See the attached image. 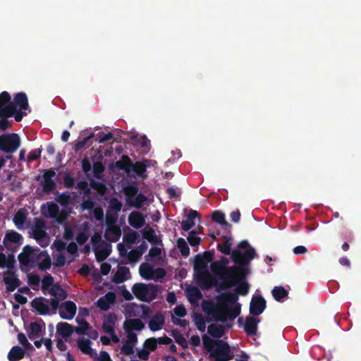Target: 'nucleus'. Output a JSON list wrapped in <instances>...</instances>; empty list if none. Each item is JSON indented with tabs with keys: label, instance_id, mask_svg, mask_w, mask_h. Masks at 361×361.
Instances as JSON below:
<instances>
[{
	"label": "nucleus",
	"instance_id": "nucleus-1",
	"mask_svg": "<svg viewBox=\"0 0 361 361\" xmlns=\"http://www.w3.org/2000/svg\"><path fill=\"white\" fill-rule=\"evenodd\" d=\"M224 242L219 243L216 248L221 253L229 255L233 262L238 266H247L250 262L253 259L256 255L255 249L251 247L247 240H242L238 245L239 250H231L233 238L230 235L222 237Z\"/></svg>",
	"mask_w": 361,
	"mask_h": 361
},
{
	"label": "nucleus",
	"instance_id": "nucleus-2",
	"mask_svg": "<svg viewBox=\"0 0 361 361\" xmlns=\"http://www.w3.org/2000/svg\"><path fill=\"white\" fill-rule=\"evenodd\" d=\"M202 344L214 361H230L234 358L231 346L223 340L214 339L204 334L202 336Z\"/></svg>",
	"mask_w": 361,
	"mask_h": 361
},
{
	"label": "nucleus",
	"instance_id": "nucleus-3",
	"mask_svg": "<svg viewBox=\"0 0 361 361\" xmlns=\"http://www.w3.org/2000/svg\"><path fill=\"white\" fill-rule=\"evenodd\" d=\"M210 268L215 275L224 281L223 283L219 285V288L221 290H226L231 287L238 277L244 276V266L224 268L220 262L215 261L211 264Z\"/></svg>",
	"mask_w": 361,
	"mask_h": 361
},
{
	"label": "nucleus",
	"instance_id": "nucleus-4",
	"mask_svg": "<svg viewBox=\"0 0 361 361\" xmlns=\"http://www.w3.org/2000/svg\"><path fill=\"white\" fill-rule=\"evenodd\" d=\"M219 316H239L241 305L237 302L238 296L234 293H224L215 298Z\"/></svg>",
	"mask_w": 361,
	"mask_h": 361
},
{
	"label": "nucleus",
	"instance_id": "nucleus-5",
	"mask_svg": "<svg viewBox=\"0 0 361 361\" xmlns=\"http://www.w3.org/2000/svg\"><path fill=\"white\" fill-rule=\"evenodd\" d=\"M36 252H39V249L34 250L30 245H26L23 247V251L18 255V259L22 265L28 266L30 264L35 263L40 257L44 256V258L39 263L38 268L41 271H46L51 268V261L49 255L47 251H41L39 254Z\"/></svg>",
	"mask_w": 361,
	"mask_h": 361
},
{
	"label": "nucleus",
	"instance_id": "nucleus-6",
	"mask_svg": "<svg viewBox=\"0 0 361 361\" xmlns=\"http://www.w3.org/2000/svg\"><path fill=\"white\" fill-rule=\"evenodd\" d=\"M236 317H206L212 319L213 321L207 327L208 334L217 339L221 338L226 332L229 331L234 324Z\"/></svg>",
	"mask_w": 361,
	"mask_h": 361
},
{
	"label": "nucleus",
	"instance_id": "nucleus-7",
	"mask_svg": "<svg viewBox=\"0 0 361 361\" xmlns=\"http://www.w3.org/2000/svg\"><path fill=\"white\" fill-rule=\"evenodd\" d=\"M134 296L142 302H150L158 294L159 286L152 283H135L131 288Z\"/></svg>",
	"mask_w": 361,
	"mask_h": 361
},
{
	"label": "nucleus",
	"instance_id": "nucleus-8",
	"mask_svg": "<svg viewBox=\"0 0 361 361\" xmlns=\"http://www.w3.org/2000/svg\"><path fill=\"white\" fill-rule=\"evenodd\" d=\"M32 238L42 247L49 245L50 238L47 233V224L42 217H37L33 219V224L31 226Z\"/></svg>",
	"mask_w": 361,
	"mask_h": 361
},
{
	"label": "nucleus",
	"instance_id": "nucleus-9",
	"mask_svg": "<svg viewBox=\"0 0 361 361\" xmlns=\"http://www.w3.org/2000/svg\"><path fill=\"white\" fill-rule=\"evenodd\" d=\"M21 144L18 134L13 133L0 135V151L6 154H13L20 147Z\"/></svg>",
	"mask_w": 361,
	"mask_h": 361
},
{
	"label": "nucleus",
	"instance_id": "nucleus-10",
	"mask_svg": "<svg viewBox=\"0 0 361 361\" xmlns=\"http://www.w3.org/2000/svg\"><path fill=\"white\" fill-rule=\"evenodd\" d=\"M195 281L202 290H209L217 284L216 279L208 270L197 271L195 274Z\"/></svg>",
	"mask_w": 361,
	"mask_h": 361
},
{
	"label": "nucleus",
	"instance_id": "nucleus-11",
	"mask_svg": "<svg viewBox=\"0 0 361 361\" xmlns=\"http://www.w3.org/2000/svg\"><path fill=\"white\" fill-rule=\"evenodd\" d=\"M260 322L259 317H238V324L243 327L247 336L252 337L257 335L258 324Z\"/></svg>",
	"mask_w": 361,
	"mask_h": 361
},
{
	"label": "nucleus",
	"instance_id": "nucleus-12",
	"mask_svg": "<svg viewBox=\"0 0 361 361\" xmlns=\"http://www.w3.org/2000/svg\"><path fill=\"white\" fill-rule=\"evenodd\" d=\"M11 95L6 91L0 93V116H13L14 109L10 105Z\"/></svg>",
	"mask_w": 361,
	"mask_h": 361
},
{
	"label": "nucleus",
	"instance_id": "nucleus-13",
	"mask_svg": "<svg viewBox=\"0 0 361 361\" xmlns=\"http://www.w3.org/2000/svg\"><path fill=\"white\" fill-rule=\"evenodd\" d=\"M266 307V300L261 295L253 296L250 304V313L252 316H259Z\"/></svg>",
	"mask_w": 361,
	"mask_h": 361
},
{
	"label": "nucleus",
	"instance_id": "nucleus-14",
	"mask_svg": "<svg viewBox=\"0 0 361 361\" xmlns=\"http://www.w3.org/2000/svg\"><path fill=\"white\" fill-rule=\"evenodd\" d=\"M56 175V173L52 169L45 170L43 173V182L41 183L42 190L45 193H50L56 188V183L52 178Z\"/></svg>",
	"mask_w": 361,
	"mask_h": 361
},
{
	"label": "nucleus",
	"instance_id": "nucleus-15",
	"mask_svg": "<svg viewBox=\"0 0 361 361\" xmlns=\"http://www.w3.org/2000/svg\"><path fill=\"white\" fill-rule=\"evenodd\" d=\"M128 316H149L151 309L145 305H137L135 302L129 304L126 307Z\"/></svg>",
	"mask_w": 361,
	"mask_h": 361
},
{
	"label": "nucleus",
	"instance_id": "nucleus-16",
	"mask_svg": "<svg viewBox=\"0 0 361 361\" xmlns=\"http://www.w3.org/2000/svg\"><path fill=\"white\" fill-rule=\"evenodd\" d=\"M10 105H13L14 114L16 113L18 106L20 110H27L29 109V104L26 94L23 92L16 94L13 98V102L10 101Z\"/></svg>",
	"mask_w": 361,
	"mask_h": 361
},
{
	"label": "nucleus",
	"instance_id": "nucleus-17",
	"mask_svg": "<svg viewBox=\"0 0 361 361\" xmlns=\"http://www.w3.org/2000/svg\"><path fill=\"white\" fill-rule=\"evenodd\" d=\"M32 306L40 314H47L50 312L49 300L44 298H36L32 301Z\"/></svg>",
	"mask_w": 361,
	"mask_h": 361
},
{
	"label": "nucleus",
	"instance_id": "nucleus-18",
	"mask_svg": "<svg viewBox=\"0 0 361 361\" xmlns=\"http://www.w3.org/2000/svg\"><path fill=\"white\" fill-rule=\"evenodd\" d=\"M27 213L23 208L19 209L13 216V221L18 229L23 230L27 228L26 221Z\"/></svg>",
	"mask_w": 361,
	"mask_h": 361
},
{
	"label": "nucleus",
	"instance_id": "nucleus-19",
	"mask_svg": "<svg viewBox=\"0 0 361 361\" xmlns=\"http://www.w3.org/2000/svg\"><path fill=\"white\" fill-rule=\"evenodd\" d=\"M128 223L134 228L139 229L145 224L143 214L139 212H132L128 216Z\"/></svg>",
	"mask_w": 361,
	"mask_h": 361
},
{
	"label": "nucleus",
	"instance_id": "nucleus-20",
	"mask_svg": "<svg viewBox=\"0 0 361 361\" xmlns=\"http://www.w3.org/2000/svg\"><path fill=\"white\" fill-rule=\"evenodd\" d=\"M4 282L7 286V290L14 291L20 286V280L13 272H8L4 276Z\"/></svg>",
	"mask_w": 361,
	"mask_h": 361
},
{
	"label": "nucleus",
	"instance_id": "nucleus-21",
	"mask_svg": "<svg viewBox=\"0 0 361 361\" xmlns=\"http://www.w3.org/2000/svg\"><path fill=\"white\" fill-rule=\"evenodd\" d=\"M247 266H244L243 273L244 276L238 277L235 281L233 282V286H234L235 283H237V286L235 288L236 294L237 295H245L247 294L250 286L247 282H246L244 280L245 276V269ZM232 286V285L231 286Z\"/></svg>",
	"mask_w": 361,
	"mask_h": 361
},
{
	"label": "nucleus",
	"instance_id": "nucleus-22",
	"mask_svg": "<svg viewBox=\"0 0 361 361\" xmlns=\"http://www.w3.org/2000/svg\"><path fill=\"white\" fill-rule=\"evenodd\" d=\"M130 277L129 268L126 267H118L117 271L112 278L113 282L115 283H121L128 280Z\"/></svg>",
	"mask_w": 361,
	"mask_h": 361
},
{
	"label": "nucleus",
	"instance_id": "nucleus-23",
	"mask_svg": "<svg viewBox=\"0 0 361 361\" xmlns=\"http://www.w3.org/2000/svg\"><path fill=\"white\" fill-rule=\"evenodd\" d=\"M196 218L200 219L199 213L195 210H190L189 214L187 215L186 220L181 222V228L184 231H188L195 224V220Z\"/></svg>",
	"mask_w": 361,
	"mask_h": 361
},
{
	"label": "nucleus",
	"instance_id": "nucleus-24",
	"mask_svg": "<svg viewBox=\"0 0 361 361\" xmlns=\"http://www.w3.org/2000/svg\"><path fill=\"white\" fill-rule=\"evenodd\" d=\"M121 231L118 226H109L104 233V238L109 242H116L119 240Z\"/></svg>",
	"mask_w": 361,
	"mask_h": 361
},
{
	"label": "nucleus",
	"instance_id": "nucleus-25",
	"mask_svg": "<svg viewBox=\"0 0 361 361\" xmlns=\"http://www.w3.org/2000/svg\"><path fill=\"white\" fill-rule=\"evenodd\" d=\"M145 324L141 319H126L123 323V329L126 331H141L144 329Z\"/></svg>",
	"mask_w": 361,
	"mask_h": 361
},
{
	"label": "nucleus",
	"instance_id": "nucleus-26",
	"mask_svg": "<svg viewBox=\"0 0 361 361\" xmlns=\"http://www.w3.org/2000/svg\"><path fill=\"white\" fill-rule=\"evenodd\" d=\"M23 238L21 234L15 231H8L4 237V245L5 247L8 246V243H15L20 245L23 243Z\"/></svg>",
	"mask_w": 361,
	"mask_h": 361
},
{
	"label": "nucleus",
	"instance_id": "nucleus-27",
	"mask_svg": "<svg viewBox=\"0 0 361 361\" xmlns=\"http://www.w3.org/2000/svg\"><path fill=\"white\" fill-rule=\"evenodd\" d=\"M115 165L118 169L124 171L127 174L132 172L133 161L128 155H122Z\"/></svg>",
	"mask_w": 361,
	"mask_h": 361
},
{
	"label": "nucleus",
	"instance_id": "nucleus-28",
	"mask_svg": "<svg viewBox=\"0 0 361 361\" xmlns=\"http://www.w3.org/2000/svg\"><path fill=\"white\" fill-rule=\"evenodd\" d=\"M76 310V305L73 302L66 301L62 302L59 307V316H66V313L68 314V316H75Z\"/></svg>",
	"mask_w": 361,
	"mask_h": 361
},
{
	"label": "nucleus",
	"instance_id": "nucleus-29",
	"mask_svg": "<svg viewBox=\"0 0 361 361\" xmlns=\"http://www.w3.org/2000/svg\"><path fill=\"white\" fill-rule=\"evenodd\" d=\"M202 309L207 316H219L218 314L216 302L211 300H204L202 302Z\"/></svg>",
	"mask_w": 361,
	"mask_h": 361
},
{
	"label": "nucleus",
	"instance_id": "nucleus-30",
	"mask_svg": "<svg viewBox=\"0 0 361 361\" xmlns=\"http://www.w3.org/2000/svg\"><path fill=\"white\" fill-rule=\"evenodd\" d=\"M75 329L67 323H59L56 326V332L66 341L72 335Z\"/></svg>",
	"mask_w": 361,
	"mask_h": 361
},
{
	"label": "nucleus",
	"instance_id": "nucleus-31",
	"mask_svg": "<svg viewBox=\"0 0 361 361\" xmlns=\"http://www.w3.org/2000/svg\"><path fill=\"white\" fill-rule=\"evenodd\" d=\"M25 354V351L23 348L15 345L8 352L7 357L9 361H19L24 357Z\"/></svg>",
	"mask_w": 361,
	"mask_h": 361
},
{
	"label": "nucleus",
	"instance_id": "nucleus-32",
	"mask_svg": "<svg viewBox=\"0 0 361 361\" xmlns=\"http://www.w3.org/2000/svg\"><path fill=\"white\" fill-rule=\"evenodd\" d=\"M102 329L106 334H113L115 331L116 322L118 317H104Z\"/></svg>",
	"mask_w": 361,
	"mask_h": 361
},
{
	"label": "nucleus",
	"instance_id": "nucleus-33",
	"mask_svg": "<svg viewBox=\"0 0 361 361\" xmlns=\"http://www.w3.org/2000/svg\"><path fill=\"white\" fill-rule=\"evenodd\" d=\"M45 326V324L42 320H39L35 322H31L27 329V334L30 339L32 338V336L39 334L42 328Z\"/></svg>",
	"mask_w": 361,
	"mask_h": 361
},
{
	"label": "nucleus",
	"instance_id": "nucleus-34",
	"mask_svg": "<svg viewBox=\"0 0 361 361\" xmlns=\"http://www.w3.org/2000/svg\"><path fill=\"white\" fill-rule=\"evenodd\" d=\"M132 167V172L135 173L139 177L142 178L147 177L146 171L148 164L141 161H136L135 163H133Z\"/></svg>",
	"mask_w": 361,
	"mask_h": 361
},
{
	"label": "nucleus",
	"instance_id": "nucleus-35",
	"mask_svg": "<svg viewBox=\"0 0 361 361\" xmlns=\"http://www.w3.org/2000/svg\"><path fill=\"white\" fill-rule=\"evenodd\" d=\"M49 293L54 297V298H57L59 300H64L67 297V293L64 289H63L61 286L58 283H55L49 289Z\"/></svg>",
	"mask_w": 361,
	"mask_h": 361
},
{
	"label": "nucleus",
	"instance_id": "nucleus-36",
	"mask_svg": "<svg viewBox=\"0 0 361 361\" xmlns=\"http://www.w3.org/2000/svg\"><path fill=\"white\" fill-rule=\"evenodd\" d=\"M165 324V317H152L149 321L148 326L152 331H157L163 328Z\"/></svg>",
	"mask_w": 361,
	"mask_h": 361
},
{
	"label": "nucleus",
	"instance_id": "nucleus-37",
	"mask_svg": "<svg viewBox=\"0 0 361 361\" xmlns=\"http://www.w3.org/2000/svg\"><path fill=\"white\" fill-rule=\"evenodd\" d=\"M106 299L100 298L97 302V305L102 310H106L109 307V304L112 303L114 300V295L113 293H107L106 295Z\"/></svg>",
	"mask_w": 361,
	"mask_h": 361
},
{
	"label": "nucleus",
	"instance_id": "nucleus-38",
	"mask_svg": "<svg viewBox=\"0 0 361 361\" xmlns=\"http://www.w3.org/2000/svg\"><path fill=\"white\" fill-rule=\"evenodd\" d=\"M140 276L147 280L153 279V268L147 263H142L139 269Z\"/></svg>",
	"mask_w": 361,
	"mask_h": 361
},
{
	"label": "nucleus",
	"instance_id": "nucleus-39",
	"mask_svg": "<svg viewBox=\"0 0 361 361\" xmlns=\"http://www.w3.org/2000/svg\"><path fill=\"white\" fill-rule=\"evenodd\" d=\"M132 198L133 197L129 195L128 202L130 205L133 206L137 209L141 208L144 202L147 200V197L142 193L137 195L134 198V200H132Z\"/></svg>",
	"mask_w": 361,
	"mask_h": 361
},
{
	"label": "nucleus",
	"instance_id": "nucleus-40",
	"mask_svg": "<svg viewBox=\"0 0 361 361\" xmlns=\"http://www.w3.org/2000/svg\"><path fill=\"white\" fill-rule=\"evenodd\" d=\"M15 260L13 255H8V257L3 252H0V267H7L11 269L13 267Z\"/></svg>",
	"mask_w": 361,
	"mask_h": 361
},
{
	"label": "nucleus",
	"instance_id": "nucleus-41",
	"mask_svg": "<svg viewBox=\"0 0 361 361\" xmlns=\"http://www.w3.org/2000/svg\"><path fill=\"white\" fill-rule=\"evenodd\" d=\"M76 322L79 326L75 329V331L79 335H85L90 329L89 323L85 321V317H76Z\"/></svg>",
	"mask_w": 361,
	"mask_h": 361
},
{
	"label": "nucleus",
	"instance_id": "nucleus-42",
	"mask_svg": "<svg viewBox=\"0 0 361 361\" xmlns=\"http://www.w3.org/2000/svg\"><path fill=\"white\" fill-rule=\"evenodd\" d=\"M91 341L86 338L78 341V346L79 349L86 355H92V349L91 348Z\"/></svg>",
	"mask_w": 361,
	"mask_h": 361
},
{
	"label": "nucleus",
	"instance_id": "nucleus-43",
	"mask_svg": "<svg viewBox=\"0 0 361 361\" xmlns=\"http://www.w3.org/2000/svg\"><path fill=\"white\" fill-rule=\"evenodd\" d=\"M288 294V291L283 286H275L272 290L273 297L277 301H281Z\"/></svg>",
	"mask_w": 361,
	"mask_h": 361
},
{
	"label": "nucleus",
	"instance_id": "nucleus-44",
	"mask_svg": "<svg viewBox=\"0 0 361 361\" xmlns=\"http://www.w3.org/2000/svg\"><path fill=\"white\" fill-rule=\"evenodd\" d=\"M207 264L206 262H204L203 257H202V255L197 254V255H195L194 262V269L196 272L207 270Z\"/></svg>",
	"mask_w": 361,
	"mask_h": 361
},
{
	"label": "nucleus",
	"instance_id": "nucleus-45",
	"mask_svg": "<svg viewBox=\"0 0 361 361\" xmlns=\"http://www.w3.org/2000/svg\"><path fill=\"white\" fill-rule=\"evenodd\" d=\"M171 336L173 337L176 342L178 345H180L183 348H187L188 347V341L180 332L176 330H173L171 332Z\"/></svg>",
	"mask_w": 361,
	"mask_h": 361
},
{
	"label": "nucleus",
	"instance_id": "nucleus-46",
	"mask_svg": "<svg viewBox=\"0 0 361 361\" xmlns=\"http://www.w3.org/2000/svg\"><path fill=\"white\" fill-rule=\"evenodd\" d=\"M194 323L197 327V329L201 331L204 332L206 330V324L210 323L213 321L212 319H206V317H192Z\"/></svg>",
	"mask_w": 361,
	"mask_h": 361
},
{
	"label": "nucleus",
	"instance_id": "nucleus-47",
	"mask_svg": "<svg viewBox=\"0 0 361 361\" xmlns=\"http://www.w3.org/2000/svg\"><path fill=\"white\" fill-rule=\"evenodd\" d=\"M177 247L181 253L182 256L187 257L190 255V248L185 241V240L183 238H179L177 240Z\"/></svg>",
	"mask_w": 361,
	"mask_h": 361
},
{
	"label": "nucleus",
	"instance_id": "nucleus-48",
	"mask_svg": "<svg viewBox=\"0 0 361 361\" xmlns=\"http://www.w3.org/2000/svg\"><path fill=\"white\" fill-rule=\"evenodd\" d=\"M187 296L188 298V300L191 302H192L200 300L202 297V295L198 288L192 287L188 290Z\"/></svg>",
	"mask_w": 361,
	"mask_h": 361
},
{
	"label": "nucleus",
	"instance_id": "nucleus-49",
	"mask_svg": "<svg viewBox=\"0 0 361 361\" xmlns=\"http://www.w3.org/2000/svg\"><path fill=\"white\" fill-rule=\"evenodd\" d=\"M212 219L221 226H228V223L225 219V214L221 211H214L212 214Z\"/></svg>",
	"mask_w": 361,
	"mask_h": 361
},
{
	"label": "nucleus",
	"instance_id": "nucleus-50",
	"mask_svg": "<svg viewBox=\"0 0 361 361\" xmlns=\"http://www.w3.org/2000/svg\"><path fill=\"white\" fill-rule=\"evenodd\" d=\"M139 238V235L135 231H130L123 235V240L127 244H135Z\"/></svg>",
	"mask_w": 361,
	"mask_h": 361
},
{
	"label": "nucleus",
	"instance_id": "nucleus-51",
	"mask_svg": "<svg viewBox=\"0 0 361 361\" xmlns=\"http://www.w3.org/2000/svg\"><path fill=\"white\" fill-rule=\"evenodd\" d=\"M122 203L118 200L117 197H114L110 199L109 202V209L116 214L121 210Z\"/></svg>",
	"mask_w": 361,
	"mask_h": 361
},
{
	"label": "nucleus",
	"instance_id": "nucleus-52",
	"mask_svg": "<svg viewBox=\"0 0 361 361\" xmlns=\"http://www.w3.org/2000/svg\"><path fill=\"white\" fill-rule=\"evenodd\" d=\"M54 277L50 274H47L44 276V278L42 280V290L43 291L44 290H49V289L53 286L54 284Z\"/></svg>",
	"mask_w": 361,
	"mask_h": 361
},
{
	"label": "nucleus",
	"instance_id": "nucleus-53",
	"mask_svg": "<svg viewBox=\"0 0 361 361\" xmlns=\"http://www.w3.org/2000/svg\"><path fill=\"white\" fill-rule=\"evenodd\" d=\"M90 185L92 189L97 191L98 193L102 195H104L106 190V187L103 183L96 181L94 180H91Z\"/></svg>",
	"mask_w": 361,
	"mask_h": 361
},
{
	"label": "nucleus",
	"instance_id": "nucleus-54",
	"mask_svg": "<svg viewBox=\"0 0 361 361\" xmlns=\"http://www.w3.org/2000/svg\"><path fill=\"white\" fill-rule=\"evenodd\" d=\"M142 236L145 239L147 240L152 243H157V236L154 230L151 228L147 231H145L142 233Z\"/></svg>",
	"mask_w": 361,
	"mask_h": 361
},
{
	"label": "nucleus",
	"instance_id": "nucleus-55",
	"mask_svg": "<svg viewBox=\"0 0 361 361\" xmlns=\"http://www.w3.org/2000/svg\"><path fill=\"white\" fill-rule=\"evenodd\" d=\"M157 338L152 337L145 341L143 348L147 349L148 351H154L157 348Z\"/></svg>",
	"mask_w": 361,
	"mask_h": 361
},
{
	"label": "nucleus",
	"instance_id": "nucleus-56",
	"mask_svg": "<svg viewBox=\"0 0 361 361\" xmlns=\"http://www.w3.org/2000/svg\"><path fill=\"white\" fill-rule=\"evenodd\" d=\"M48 212L50 218H57L59 215V207L54 202L48 203Z\"/></svg>",
	"mask_w": 361,
	"mask_h": 361
},
{
	"label": "nucleus",
	"instance_id": "nucleus-57",
	"mask_svg": "<svg viewBox=\"0 0 361 361\" xmlns=\"http://www.w3.org/2000/svg\"><path fill=\"white\" fill-rule=\"evenodd\" d=\"M196 231H191L189 232V235L188 237V241L190 245L192 247L197 246L202 241V239L200 237L195 236Z\"/></svg>",
	"mask_w": 361,
	"mask_h": 361
},
{
	"label": "nucleus",
	"instance_id": "nucleus-58",
	"mask_svg": "<svg viewBox=\"0 0 361 361\" xmlns=\"http://www.w3.org/2000/svg\"><path fill=\"white\" fill-rule=\"evenodd\" d=\"M56 202H58L62 206H67L71 203V196L67 192H62L60 194L56 199Z\"/></svg>",
	"mask_w": 361,
	"mask_h": 361
},
{
	"label": "nucleus",
	"instance_id": "nucleus-59",
	"mask_svg": "<svg viewBox=\"0 0 361 361\" xmlns=\"http://www.w3.org/2000/svg\"><path fill=\"white\" fill-rule=\"evenodd\" d=\"M134 345L125 341L121 348V353L125 355H131L134 353Z\"/></svg>",
	"mask_w": 361,
	"mask_h": 361
},
{
	"label": "nucleus",
	"instance_id": "nucleus-60",
	"mask_svg": "<svg viewBox=\"0 0 361 361\" xmlns=\"http://www.w3.org/2000/svg\"><path fill=\"white\" fill-rule=\"evenodd\" d=\"M109 255L110 250L108 249L95 250V257L97 262H103Z\"/></svg>",
	"mask_w": 361,
	"mask_h": 361
},
{
	"label": "nucleus",
	"instance_id": "nucleus-61",
	"mask_svg": "<svg viewBox=\"0 0 361 361\" xmlns=\"http://www.w3.org/2000/svg\"><path fill=\"white\" fill-rule=\"evenodd\" d=\"M104 171V166H103L102 162L97 161L93 164V173L94 177L97 178H100L101 175Z\"/></svg>",
	"mask_w": 361,
	"mask_h": 361
},
{
	"label": "nucleus",
	"instance_id": "nucleus-62",
	"mask_svg": "<svg viewBox=\"0 0 361 361\" xmlns=\"http://www.w3.org/2000/svg\"><path fill=\"white\" fill-rule=\"evenodd\" d=\"M42 153V149H35L31 150L27 157V162H32L40 158Z\"/></svg>",
	"mask_w": 361,
	"mask_h": 361
},
{
	"label": "nucleus",
	"instance_id": "nucleus-63",
	"mask_svg": "<svg viewBox=\"0 0 361 361\" xmlns=\"http://www.w3.org/2000/svg\"><path fill=\"white\" fill-rule=\"evenodd\" d=\"M126 257H128V259L130 262L135 263L140 259L141 255L135 249H133L130 250L129 252H128Z\"/></svg>",
	"mask_w": 361,
	"mask_h": 361
},
{
	"label": "nucleus",
	"instance_id": "nucleus-64",
	"mask_svg": "<svg viewBox=\"0 0 361 361\" xmlns=\"http://www.w3.org/2000/svg\"><path fill=\"white\" fill-rule=\"evenodd\" d=\"M63 184L67 188H73L75 185V179L69 173H66L63 177Z\"/></svg>",
	"mask_w": 361,
	"mask_h": 361
}]
</instances>
